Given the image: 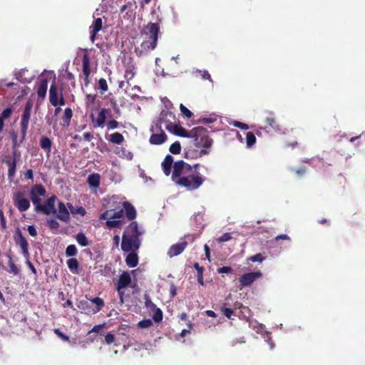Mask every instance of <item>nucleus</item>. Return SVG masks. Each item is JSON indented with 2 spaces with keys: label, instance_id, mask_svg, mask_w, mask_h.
<instances>
[{
  "label": "nucleus",
  "instance_id": "64",
  "mask_svg": "<svg viewBox=\"0 0 365 365\" xmlns=\"http://www.w3.org/2000/svg\"><path fill=\"white\" fill-rule=\"evenodd\" d=\"M28 232L29 235L32 237L37 236V231L34 225H29L28 227Z\"/></svg>",
  "mask_w": 365,
  "mask_h": 365
},
{
  "label": "nucleus",
  "instance_id": "22",
  "mask_svg": "<svg viewBox=\"0 0 365 365\" xmlns=\"http://www.w3.org/2000/svg\"><path fill=\"white\" fill-rule=\"evenodd\" d=\"M126 217L128 220H133L136 217V211L135 207L128 201L123 203Z\"/></svg>",
  "mask_w": 365,
  "mask_h": 365
},
{
  "label": "nucleus",
  "instance_id": "27",
  "mask_svg": "<svg viewBox=\"0 0 365 365\" xmlns=\"http://www.w3.org/2000/svg\"><path fill=\"white\" fill-rule=\"evenodd\" d=\"M106 138L110 143L113 144L120 145L123 143L125 138L123 135L118 132L113 133L110 134L108 137L106 135Z\"/></svg>",
  "mask_w": 365,
  "mask_h": 365
},
{
  "label": "nucleus",
  "instance_id": "18",
  "mask_svg": "<svg viewBox=\"0 0 365 365\" xmlns=\"http://www.w3.org/2000/svg\"><path fill=\"white\" fill-rule=\"evenodd\" d=\"M56 215L57 218L63 222H68L69 220V212L68 211L65 204L63 202H58Z\"/></svg>",
  "mask_w": 365,
  "mask_h": 365
},
{
  "label": "nucleus",
  "instance_id": "19",
  "mask_svg": "<svg viewBox=\"0 0 365 365\" xmlns=\"http://www.w3.org/2000/svg\"><path fill=\"white\" fill-rule=\"evenodd\" d=\"M168 139L167 135L160 128L159 133H153L149 139V142L153 145H161L166 141Z\"/></svg>",
  "mask_w": 365,
  "mask_h": 365
},
{
  "label": "nucleus",
  "instance_id": "21",
  "mask_svg": "<svg viewBox=\"0 0 365 365\" xmlns=\"http://www.w3.org/2000/svg\"><path fill=\"white\" fill-rule=\"evenodd\" d=\"M47 87L48 80L46 78L40 79L37 86V95L39 98H44L46 97Z\"/></svg>",
  "mask_w": 365,
  "mask_h": 365
},
{
  "label": "nucleus",
  "instance_id": "60",
  "mask_svg": "<svg viewBox=\"0 0 365 365\" xmlns=\"http://www.w3.org/2000/svg\"><path fill=\"white\" fill-rule=\"evenodd\" d=\"M113 212L112 210H106V212H103L100 215V219L101 220H108L112 219V216H111V212Z\"/></svg>",
  "mask_w": 365,
  "mask_h": 365
},
{
  "label": "nucleus",
  "instance_id": "17",
  "mask_svg": "<svg viewBox=\"0 0 365 365\" xmlns=\"http://www.w3.org/2000/svg\"><path fill=\"white\" fill-rule=\"evenodd\" d=\"M187 246V242L186 241H182L181 242L175 244L170 247L169 250L168 251V255L170 257L178 256L183 252Z\"/></svg>",
  "mask_w": 365,
  "mask_h": 365
},
{
  "label": "nucleus",
  "instance_id": "5",
  "mask_svg": "<svg viewBox=\"0 0 365 365\" xmlns=\"http://www.w3.org/2000/svg\"><path fill=\"white\" fill-rule=\"evenodd\" d=\"M57 197L56 195L49 197L44 204H41V201L34 204L35 211L42 212L44 215H48L50 214H56L57 210L55 207V202Z\"/></svg>",
  "mask_w": 365,
  "mask_h": 365
},
{
  "label": "nucleus",
  "instance_id": "11",
  "mask_svg": "<svg viewBox=\"0 0 365 365\" xmlns=\"http://www.w3.org/2000/svg\"><path fill=\"white\" fill-rule=\"evenodd\" d=\"M16 243L20 246L24 257L26 259L29 258V243L26 237L22 235L21 230L17 229L16 235L14 236Z\"/></svg>",
  "mask_w": 365,
  "mask_h": 365
},
{
  "label": "nucleus",
  "instance_id": "35",
  "mask_svg": "<svg viewBox=\"0 0 365 365\" xmlns=\"http://www.w3.org/2000/svg\"><path fill=\"white\" fill-rule=\"evenodd\" d=\"M11 136L12 138V154L14 155H18L19 153H18L17 147L19 146L18 142H17V134L13 131L11 133Z\"/></svg>",
  "mask_w": 365,
  "mask_h": 365
},
{
  "label": "nucleus",
  "instance_id": "56",
  "mask_svg": "<svg viewBox=\"0 0 365 365\" xmlns=\"http://www.w3.org/2000/svg\"><path fill=\"white\" fill-rule=\"evenodd\" d=\"M48 225L51 230H57L59 227V223L55 219L48 220Z\"/></svg>",
  "mask_w": 365,
  "mask_h": 365
},
{
  "label": "nucleus",
  "instance_id": "14",
  "mask_svg": "<svg viewBox=\"0 0 365 365\" xmlns=\"http://www.w3.org/2000/svg\"><path fill=\"white\" fill-rule=\"evenodd\" d=\"M46 190L45 187L41 184H36L34 185L30 191V198L33 204L38 203L41 201L39 196H45Z\"/></svg>",
  "mask_w": 365,
  "mask_h": 365
},
{
  "label": "nucleus",
  "instance_id": "43",
  "mask_svg": "<svg viewBox=\"0 0 365 365\" xmlns=\"http://www.w3.org/2000/svg\"><path fill=\"white\" fill-rule=\"evenodd\" d=\"M68 207H69V209L71 210V212L73 214L78 213L81 215L83 216V215H85V214L86 212V210L83 207H78L76 210H74V207L70 203L68 204Z\"/></svg>",
  "mask_w": 365,
  "mask_h": 365
},
{
  "label": "nucleus",
  "instance_id": "59",
  "mask_svg": "<svg viewBox=\"0 0 365 365\" xmlns=\"http://www.w3.org/2000/svg\"><path fill=\"white\" fill-rule=\"evenodd\" d=\"M80 309H82L85 311L86 313L89 314L90 312H92V310L91 311L89 309V304L87 301L86 302H81V305L78 306Z\"/></svg>",
  "mask_w": 365,
  "mask_h": 365
},
{
  "label": "nucleus",
  "instance_id": "32",
  "mask_svg": "<svg viewBox=\"0 0 365 365\" xmlns=\"http://www.w3.org/2000/svg\"><path fill=\"white\" fill-rule=\"evenodd\" d=\"M76 240L77 241V242L82 247H86V246H88L90 245V242L89 240H88V238L86 237V236L85 235L84 233L83 232H78L76 235Z\"/></svg>",
  "mask_w": 365,
  "mask_h": 365
},
{
  "label": "nucleus",
  "instance_id": "46",
  "mask_svg": "<svg viewBox=\"0 0 365 365\" xmlns=\"http://www.w3.org/2000/svg\"><path fill=\"white\" fill-rule=\"evenodd\" d=\"M120 123L115 120H111L107 122L106 128L108 130H113L119 127Z\"/></svg>",
  "mask_w": 365,
  "mask_h": 365
},
{
  "label": "nucleus",
  "instance_id": "10",
  "mask_svg": "<svg viewBox=\"0 0 365 365\" xmlns=\"http://www.w3.org/2000/svg\"><path fill=\"white\" fill-rule=\"evenodd\" d=\"M14 203L20 212H25L30 207V202L24 197L22 192H17L13 197Z\"/></svg>",
  "mask_w": 365,
  "mask_h": 365
},
{
  "label": "nucleus",
  "instance_id": "4",
  "mask_svg": "<svg viewBox=\"0 0 365 365\" xmlns=\"http://www.w3.org/2000/svg\"><path fill=\"white\" fill-rule=\"evenodd\" d=\"M160 27L158 24L150 22L144 29L143 32V41L140 44L139 56L153 51L157 46Z\"/></svg>",
  "mask_w": 365,
  "mask_h": 365
},
{
  "label": "nucleus",
  "instance_id": "37",
  "mask_svg": "<svg viewBox=\"0 0 365 365\" xmlns=\"http://www.w3.org/2000/svg\"><path fill=\"white\" fill-rule=\"evenodd\" d=\"M265 123L271 128H274L277 125L276 118L272 112L269 113V116L266 117Z\"/></svg>",
  "mask_w": 365,
  "mask_h": 365
},
{
  "label": "nucleus",
  "instance_id": "28",
  "mask_svg": "<svg viewBox=\"0 0 365 365\" xmlns=\"http://www.w3.org/2000/svg\"><path fill=\"white\" fill-rule=\"evenodd\" d=\"M135 66L133 64H128L125 70L124 78L126 80V83L129 85V81L132 80L135 75Z\"/></svg>",
  "mask_w": 365,
  "mask_h": 365
},
{
  "label": "nucleus",
  "instance_id": "51",
  "mask_svg": "<svg viewBox=\"0 0 365 365\" xmlns=\"http://www.w3.org/2000/svg\"><path fill=\"white\" fill-rule=\"evenodd\" d=\"M124 210H120L118 211H113L111 212L112 219L120 220L123 217Z\"/></svg>",
  "mask_w": 365,
  "mask_h": 365
},
{
  "label": "nucleus",
  "instance_id": "61",
  "mask_svg": "<svg viewBox=\"0 0 365 365\" xmlns=\"http://www.w3.org/2000/svg\"><path fill=\"white\" fill-rule=\"evenodd\" d=\"M234 126L239 128L242 130H247L249 129V125L246 123L240 122V121H235L233 123Z\"/></svg>",
  "mask_w": 365,
  "mask_h": 365
},
{
  "label": "nucleus",
  "instance_id": "1",
  "mask_svg": "<svg viewBox=\"0 0 365 365\" xmlns=\"http://www.w3.org/2000/svg\"><path fill=\"white\" fill-rule=\"evenodd\" d=\"M171 178L177 185L188 191L197 190L205 181V178L198 170H193L182 160L174 163Z\"/></svg>",
  "mask_w": 365,
  "mask_h": 365
},
{
  "label": "nucleus",
  "instance_id": "63",
  "mask_svg": "<svg viewBox=\"0 0 365 365\" xmlns=\"http://www.w3.org/2000/svg\"><path fill=\"white\" fill-rule=\"evenodd\" d=\"M199 73H200L201 77L205 80H211L210 74L208 73L207 71H199Z\"/></svg>",
  "mask_w": 365,
  "mask_h": 365
},
{
  "label": "nucleus",
  "instance_id": "57",
  "mask_svg": "<svg viewBox=\"0 0 365 365\" xmlns=\"http://www.w3.org/2000/svg\"><path fill=\"white\" fill-rule=\"evenodd\" d=\"M86 99H87V105H93L96 100V94H87L86 95Z\"/></svg>",
  "mask_w": 365,
  "mask_h": 365
},
{
  "label": "nucleus",
  "instance_id": "31",
  "mask_svg": "<svg viewBox=\"0 0 365 365\" xmlns=\"http://www.w3.org/2000/svg\"><path fill=\"white\" fill-rule=\"evenodd\" d=\"M67 265L70 271L73 274L78 273V268L79 267V262L76 258H70L66 262Z\"/></svg>",
  "mask_w": 365,
  "mask_h": 365
},
{
  "label": "nucleus",
  "instance_id": "49",
  "mask_svg": "<svg viewBox=\"0 0 365 365\" xmlns=\"http://www.w3.org/2000/svg\"><path fill=\"white\" fill-rule=\"evenodd\" d=\"M217 120L216 117H209V118H200L197 122L199 123H212Z\"/></svg>",
  "mask_w": 365,
  "mask_h": 365
},
{
  "label": "nucleus",
  "instance_id": "24",
  "mask_svg": "<svg viewBox=\"0 0 365 365\" xmlns=\"http://www.w3.org/2000/svg\"><path fill=\"white\" fill-rule=\"evenodd\" d=\"M82 66L83 73L85 77H90L91 69V60L87 53L83 56L82 58Z\"/></svg>",
  "mask_w": 365,
  "mask_h": 365
},
{
  "label": "nucleus",
  "instance_id": "36",
  "mask_svg": "<svg viewBox=\"0 0 365 365\" xmlns=\"http://www.w3.org/2000/svg\"><path fill=\"white\" fill-rule=\"evenodd\" d=\"M256 143V137L252 132L246 133V144L248 148L252 147Z\"/></svg>",
  "mask_w": 365,
  "mask_h": 365
},
{
  "label": "nucleus",
  "instance_id": "33",
  "mask_svg": "<svg viewBox=\"0 0 365 365\" xmlns=\"http://www.w3.org/2000/svg\"><path fill=\"white\" fill-rule=\"evenodd\" d=\"M124 223L123 220H108L106 222V225L108 229L114 228V227H121L122 225Z\"/></svg>",
  "mask_w": 365,
  "mask_h": 365
},
{
  "label": "nucleus",
  "instance_id": "53",
  "mask_svg": "<svg viewBox=\"0 0 365 365\" xmlns=\"http://www.w3.org/2000/svg\"><path fill=\"white\" fill-rule=\"evenodd\" d=\"M54 333L60 337L62 340L67 341L69 340L68 336L63 333L59 329H55L53 330Z\"/></svg>",
  "mask_w": 365,
  "mask_h": 365
},
{
  "label": "nucleus",
  "instance_id": "2",
  "mask_svg": "<svg viewBox=\"0 0 365 365\" xmlns=\"http://www.w3.org/2000/svg\"><path fill=\"white\" fill-rule=\"evenodd\" d=\"M140 232L137 222H131L122 237L121 249L125 252H136L140 246Z\"/></svg>",
  "mask_w": 365,
  "mask_h": 365
},
{
  "label": "nucleus",
  "instance_id": "34",
  "mask_svg": "<svg viewBox=\"0 0 365 365\" xmlns=\"http://www.w3.org/2000/svg\"><path fill=\"white\" fill-rule=\"evenodd\" d=\"M73 116V111L70 108H66L64 110V113L62 117V120L64 123V124L68 125L71 121V119Z\"/></svg>",
  "mask_w": 365,
  "mask_h": 365
},
{
  "label": "nucleus",
  "instance_id": "42",
  "mask_svg": "<svg viewBox=\"0 0 365 365\" xmlns=\"http://www.w3.org/2000/svg\"><path fill=\"white\" fill-rule=\"evenodd\" d=\"M180 110L181 113L187 118H190L193 115V113L182 103L180 105Z\"/></svg>",
  "mask_w": 365,
  "mask_h": 365
},
{
  "label": "nucleus",
  "instance_id": "58",
  "mask_svg": "<svg viewBox=\"0 0 365 365\" xmlns=\"http://www.w3.org/2000/svg\"><path fill=\"white\" fill-rule=\"evenodd\" d=\"M231 239H232L231 234L229 232H226L218 238V242H227V241L230 240Z\"/></svg>",
  "mask_w": 365,
  "mask_h": 365
},
{
  "label": "nucleus",
  "instance_id": "3",
  "mask_svg": "<svg viewBox=\"0 0 365 365\" xmlns=\"http://www.w3.org/2000/svg\"><path fill=\"white\" fill-rule=\"evenodd\" d=\"M191 138L195 147L201 148L198 155L202 157L208 155L211 151L213 140L209 136L208 131L202 126H197L192 129Z\"/></svg>",
  "mask_w": 365,
  "mask_h": 365
},
{
  "label": "nucleus",
  "instance_id": "13",
  "mask_svg": "<svg viewBox=\"0 0 365 365\" xmlns=\"http://www.w3.org/2000/svg\"><path fill=\"white\" fill-rule=\"evenodd\" d=\"M131 283V277L130 274L128 272H123L118 278L117 284H116V289L118 292V293L120 295V300L123 302V293H122L120 291L122 289L128 287Z\"/></svg>",
  "mask_w": 365,
  "mask_h": 365
},
{
  "label": "nucleus",
  "instance_id": "48",
  "mask_svg": "<svg viewBox=\"0 0 365 365\" xmlns=\"http://www.w3.org/2000/svg\"><path fill=\"white\" fill-rule=\"evenodd\" d=\"M130 329L129 326L128 325H126V324H122L120 325L116 332L118 333V334L119 335H125L126 333L128 331V329Z\"/></svg>",
  "mask_w": 365,
  "mask_h": 365
},
{
  "label": "nucleus",
  "instance_id": "45",
  "mask_svg": "<svg viewBox=\"0 0 365 365\" xmlns=\"http://www.w3.org/2000/svg\"><path fill=\"white\" fill-rule=\"evenodd\" d=\"M221 311L228 319H230L234 313V311L232 308L227 307L225 305L222 307Z\"/></svg>",
  "mask_w": 365,
  "mask_h": 365
},
{
  "label": "nucleus",
  "instance_id": "44",
  "mask_svg": "<svg viewBox=\"0 0 365 365\" xmlns=\"http://www.w3.org/2000/svg\"><path fill=\"white\" fill-rule=\"evenodd\" d=\"M153 324L152 320L150 319H145L140 321L138 324V326L140 328L145 329L151 327Z\"/></svg>",
  "mask_w": 365,
  "mask_h": 365
},
{
  "label": "nucleus",
  "instance_id": "25",
  "mask_svg": "<svg viewBox=\"0 0 365 365\" xmlns=\"http://www.w3.org/2000/svg\"><path fill=\"white\" fill-rule=\"evenodd\" d=\"M126 264L131 268L135 267L138 264V256L136 252H130L125 257Z\"/></svg>",
  "mask_w": 365,
  "mask_h": 365
},
{
  "label": "nucleus",
  "instance_id": "54",
  "mask_svg": "<svg viewBox=\"0 0 365 365\" xmlns=\"http://www.w3.org/2000/svg\"><path fill=\"white\" fill-rule=\"evenodd\" d=\"M12 113V109L11 108H7L4 109L2 113L0 114V118L3 120L8 118Z\"/></svg>",
  "mask_w": 365,
  "mask_h": 365
},
{
  "label": "nucleus",
  "instance_id": "15",
  "mask_svg": "<svg viewBox=\"0 0 365 365\" xmlns=\"http://www.w3.org/2000/svg\"><path fill=\"white\" fill-rule=\"evenodd\" d=\"M103 20L101 18L95 19L90 26V39L92 43L96 41V34L102 29Z\"/></svg>",
  "mask_w": 365,
  "mask_h": 365
},
{
  "label": "nucleus",
  "instance_id": "41",
  "mask_svg": "<svg viewBox=\"0 0 365 365\" xmlns=\"http://www.w3.org/2000/svg\"><path fill=\"white\" fill-rule=\"evenodd\" d=\"M163 314L162 310L160 308H157L154 312L153 319L155 322H160L163 320Z\"/></svg>",
  "mask_w": 365,
  "mask_h": 365
},
{
  "label": "nucleus",
  "instance_id": "50",
  "mask_svg": "<svg viewBox=\"0 0 365 365\" xmlns=\"http://www.w3.org/2000/svg\"><path fill=\"white\" fill-rule=\"evenodd\" d=\"M264 257L262 255V254L259 253L255 255L251 256L248 258L252 262H262L264 260Z\"/></svg>",
  "mask_w": 365,
  "mask_h": 365
},
{
  "label": "nucleus",
  "instance_id": "55",
  "mask_svg": "<svg viewBox=\"0 0 365 365\" xmlns=\"http://www.w3.org/2000/svg\"><path fill=\"white\" fill-rule=\"evenodd\" d=\"M105 341H106V343L108 345L113 344L115 341V335L113 334H112L111 332H108L105 336Z\"/></svg>",
  "mask_w": 365,
  "mask_h": 365
},
{
  "label": "nucleus",
  "instance_id": "47",
  "mask_svg": "<svg viewBox=\"0 0 365 365\" xmlns=\"http://www.w3.org/2000/svg\"><path fill=\"white\" fill-rule=\"evenodd\" d=\"M9 267H10V272L11 273H13L15 275L19 274V269L17 267V266L14 263L11 257H9Z\"/></svg>",
  "mask_w": 365,
  "mask_h": 365
},
{
  "label": "nucleus",
  "instance_id": "7",
  "mask_svg": "<svg viewBox=\"0 0 365 365\" xmlns=\"http://www.w3.org/2000/svg\"><path fill=\"white\" fill-rule=\"evenodd\" d=\"M178 121L175 114L169 110H163L160 114L159 123L160 126L164 125L165 128L170 131L172 127Z\"/></svg>",
  "mask_w": 365,
  "mask_h": 365
},
{
  "label": "nucleus",
  "instance_id": "62",
  "mask_svg": "<svg viewBox=\"0 0 365 365\" xmlns=\"http://www.w3.org/2000/svg\"><path fill=\"white\" fill-rule=\"evenodd\" d=\"M104 327V324H98L94 326L91 330L88 331V334H91L92 332L99 333Z\"/></svg>",
  "mask_w": 365,
  "mask_h": 365
},
{
  "label": "nucleus",
  "instance_id": "12",
  "mask_svg": "<svg viewBox=\"0 0 365 365\" xmlns=\"http://www.w3.org/2000/svg\"><path fill=\"white\" fill-rule=\"evenodd\" d=\"M262 276V273L258 272H252L242 274L239 278V282L241 287H247L255 282L258 278Z\"/></svg>",
  "mask_w": 365,
  "mask_h": 365
},
{
  "label": "nucleus",
  "instance_id": "20",
  "mask_svg": "<svg viewBox=\"0 0 365 365\" xmlns=\"http://www.w3.org/2000/svg\"><path fill=\"white\" fill-rule=\"evenodd\" d=\"M173 163V158L170 155H167L162 163V168L165 175L168 176L171 173V169Z\"/></svg>",
  "mask_w": 365,
  "mask_h": 365
},
{
  "label": "nucleus",
  "instance_id": "23",
  "mask_svg": "<svg viewBox=\"0 0 365 365\" xmlns=\"http://www.w3.org/2000/svg\"><path fill=\"white\" fill-rule=\"evenodd\" d=\"M49 101L53 106L56 107L58 105V88L54 83L51 84L49 89Z\"/></svg>",
  "mask_w": 365,
  "mask_h": 365
},
{
  "label": "nucleus",
  "instance_id": "40",
  "mask_svg": "<svg viewBox=\"0 0 365 365\" xmlns=\"http://www.w3.org/2000/svg\"><path fill=\"white\" fill-rule=\"evenodd\" d=\"M98 89L101 91V93L103 94L108 90L107 81L104 78H100L98 82Z\"/></svg>",
  "mask_w": 365,
  "mask_h": 365
},
{
  "label": "nucleus",
  "instance_id": "26",
  "mask_svg": "<svg viewBox=\"0 0 365 365\" xmlns=\"http://www.w3.org/2000/svg\"><path fill=\"white\" fill-rule=\"evenodd\" d=\"M40 147L48 155L51 152V146H52V141L51 140L46 137L43 136L41 137L40 142Z\"/></svg>",
  "mask_w": 365,
  "mask_h": 365
},
{
  "label": "nucleus",
  "instance_id": "6",
  "mask_svg": "<svg viewBox=\"0 0 365 365\" xmlns=\"http://www.w3.org/2000/svg\"><path fill=\"white\" fill-rule=\"evenodd\" d=\"M31 104L27 102L25 105L21 119V141H23L26 135L27 130L29 128V120L31 112Z\"/></svg>",
  "mask_w": 365,
  "mask_h": 365
},
{
  "label": "nucleus",
  "instance_id": "8",
  "mask_svg": "<svg viewBox=\"0 0 365 365\" xmlns=\"http://www.w3.org/2000/svg\"><path fill=\"white\" fill-rule=\"evenodd\" d=\"M111 110L108 108H101L97 117L95 118L93 115H91V121L94 128H103L106 125V118L110 115Z\"/></svg>",
  "mask_w": 365,
  "mask_h": 365
},
{
  "label": "nucleus",
  "instance_id": "29",
  "mask_svg": "<svg viewBox=\"0 0 365 365\" xmlns=\"http://www.w3.org/2000/svg\"><path fill=\"white\" fill-rule=\"evenodd\" d=\"M90 302L96 305V307L92 309L93 314L100 312L105 305L103 299L98 297L90 299Z\"/></svg>",
  "mask_w": 365,
  "mask_h": 365
},
{
  "label": "nucleus",
  "instance_id": "16",
  "mask_svg": "<svg viewBox=\"0 0 365 365\" xmlns=\"http://www.w3.org/2000/svg\"><path fill=\"white\" fill-rule=\"evenodd\" d=\"M170 132L180 137L191 138L192 129L187 130L181 126L179 120L172 127Z\"/></svg>",
  "mask_w": 365,
  "mask_h": 365
},
{
  "label": "nucleus",
  "instance_id": "39",
  "mask_svg": "<svg viewBox=\"0 0 365 365\" xmlns=\"http://www.w3.org/2000/svg\"><path fill=\"white\" fill-rule=\"evenodd\" d=\"M66 255L67 257L76 256L78 253L77 248L75 245H70L66 249Z\"/></svg>",
  "mask_w": 365,
  "mask_h": 365
},
{
  "label": "nucleus",
  "instance_id": "52",
  "mask_svg": "<svg viewBox=\"0 0 365 365\" xmlns=\"http://www.w3.org/2000/svg\"><path fill=\"white\" fill-rule=\"evenodd\" d=\"M217 272L219 274H232L233 272V269L230 267H222L217 269Z\"/></svg>",
  "mask_w": 365,
  "mask_h": 365
},
{
  "label": "nucleus",
  "instance_id": "9",
  "mask_svg": "<svg viewBox=\"0 0 365 365\" xmlns=\"http://www.w3.org/2000/svg\"><path fill=\"white\" fill-rule=\"evenodd\" d=\"M20 155H5L1 161L2 163L6 164L9 167L8 169V177L9 180H12L14 177L16 171V165H17V158L19 157Z\"/></svg>",
  "mask_w": 365,
  "mask_h": 365
},
{
  "label": "nucleus",
  "instance_id": "30",
  "mask_svg": "<svg viewBox=\"0 0 365 365\" xmlns=\"http://www.w3.org/2000/svg\"><path fill=\"white\" fill-rule=\"evenodd\" d=\"M101 176L98 173H92L88 177V183L92 187H98L100 185Z\"/></svg>",
  "mask_w": 365,
  "mask_h": 365
},
{
  "label": "nucleus",
  "instance_id": "38",
  "mask_svg": "<svg viewBox=\"0 0 365 365\" xmlns=\"http://www.w3.org/2000/svg\"><path fill=\"white\" fill-rule=\"evenodd\" d=\"M169 150L171 153L176 155L181 151V145L179 141H176L170 145Z\"/></svg>",
  "mask_w": 365,
  "mask_h": 365
}]
</instances>
